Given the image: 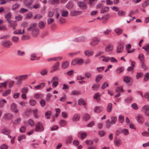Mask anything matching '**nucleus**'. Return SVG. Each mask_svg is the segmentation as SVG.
Here are the masks:
<instances>
[{
    "label": "nucleus",
    "instance_id": "obj_61",
    "mask_svg": "<svg viewBox=\"0 0 149 149\" xmlns=\"http://www.w3.org/2000/svg\"><path fill=\"white\" fill-rule=\"evenodd\" d=\"M71 64L73 65H75L77 64V58L73 59L71 62Z\"/></svg>",
    "mask_w": 149,
    "mask_h": 149
},
{
    "label": "nucleus",
    "instance_id": "obj_1",
    "mask_svg": "<svg viewBox=\"0 0 149 149\" xmlns=\"http://www.w3.org/2000/svg\"><path fill=\"white\" fill-rule=\"evenodd\" d=\"M27 77L28 75L27 74L15 76V79L17 80L16 84L17 85H21L22 83V81L25 80L27 79Z\"/></svg>",
    "mask_w": 149,
    "mask_h": 149
},
{
    "label": "nucleus",
    "instance_id": "obj_41",
    "mask_svg": "<svg viewBox=\"0 0 149 149\" xmlns=\"http://www.w3.org/2000/svg\"><path fill=\"white\" fill-rule=\"evenodd\" d=\"M68 12L67 11L63 10L62 11L61 15L63 17H66L68 15Z\"/></svg>",
    "mask_w": 149,
    "mask_h": 149
},
{
    "label": "nucleus",
    "instance_id": "obj_60",
    "mask_svg": "<svg viewBox=\"0 0 149 149\" xmlns=\"http://www.w3.org/2000/svg\"><path fill=\"white\" fill-rule=\"evenodd\" d=\"M66 96L64 95L62 97L60 100V101L61 102H64L66 101Z\"/></svg>",
    "mask_w": 149,
    "mask_h": 149
},
{
    "label": "nucleus",
    "instance_id": "obj_49",
    "mask_svg": "<svg viewBox=\"0 0 149 149\" xmlns=\"http://www.w3.org/2000/svg\"><path fill=\"white\" fill-rule=\"evenodd\" d=\"M4 17L8 23H9V13H8L7 14L5 15Z\"/></svg>",
    "mask_w": 149,
    "mask_h": 149
},
{
    "label": "nucleus",
    "instance_id": "obj_47",
    "mask_svg": "<svg viewBox=\"0 0 149 149\" xmlns=\"http://www.w3.org/2000/svg\"><path fill=\"white\" fill-rule=\"evenodd\" d=\"M149 5V1L147 0L145 1L142 4V6L143 8H145L146 7Z\"/></svg>",
    "mask_w": 149,
    "mask_h": 149
},
{
    "label": "nucleus",
    "instance_id": "obj_2",
    "mask_svg": "<svg viewBox=\"0 0 149 149\" xmlns=\"http://www.w3.org/2000/svg\"><path fill=\"white\" fill-rule=\"evenodd\" d=\"M35 130L37 132H42L44 129V126L43 123L40 122H37L35 125Z\"/></svg>",
    "mask_w": 149,
    "mask_h": 149
},
{
    "label": "nucleus",
    "instance_id": "obj_31",
    "mask_svg": "<svg viewBox=\"0 0 149 149\" xmlns=\"http://www.w3.org/2000/svg\"><path fill=\"white\" fill-rule=\"evenodd\" d=\"M113 49V46L112 45H109L105 48L106 52H110Z\"/></svg>",
    "mask_w": 149,
    "mask_h": 149
},
{
    "label": "nucleus",
    "instance_id": "obj_48",
    "mask_svg": "<svg viewBox=\"0 0 149 149\" xmlns=\"http://www.w3.org/2000/svg\"><path fill=\"white\" fill-rule=\"evenodd\" d=\"M84 60L82 59H79L77 58V64L79 65H82L84 63Z\"/></svg>",
    "mask_w": 149,
    "mask_h": 149
},
{
    "label": "nucleus",
    "instance_id": "obj_8",
    "mask_svg": "<svg viewBox=\"0 0 149 149\" xmlns=\"http://www.w3.org/2000/svg\"><path fill=\"white\" fill-rule=\"evenodd\" d=\"M136 120L140 124L143 123L144 121V118L141 115H139L137 116Z\"/></svg>",
    "mask_w": 149,
    "mask_h": 149
},
{
    "label": "nucleus",
    "instance_id": "obj_57",
    "mask_svg": "<svg viewBox=\"0 0 149 149\" xmlns=\"http://www.w3.org/2000/svg\"><path fill=\"white\" fill-rule=\"evenodd\" d=\"M143 97L147 100L148 101H149V94L148 93H145Z\"/></svg>",
    "mask_w": 149,
    "mask_h": 149
},
{
    "label": "nucleus",
    "instance_id": "obj_20",
    "mask_svg": "<svg viewBox=\"0 0 149 149\" xmlns=\"http://www.w3.org/2000/svg\"><path fill=\"white\" fill-rule=\"evenodd\" d=\"M131 79L130 77L126 76L124 77L123 81L126 83H128L130 81Z\"/></svg>",
    "mask_w": 149,
    "mask_h": 149
},
{
    "label": "nucleus",
    "instance_id": "obj_13",
    "mask_svg": "<svg viewBox=\"0 0 149 149\" xmlns=\"http://www.w3.org/2000/svg\"><path fill=\"white\" fill-rule=\"evenodd\" d=\"M107 111L108 112H111L112 110V104L111 103H108L107 106Z\"/></svg>",
    "mask_w": 149,
    "mask_h": 149
},
{
    "label": "nucleus",
    "instance_id": "obj_54",
    "mask_svg": "<svg viewBox=\"0 0 149 149\" xmlns=\"http://www.w3.org/2000/svg\"><path fill=\"white\" fill-rule=\"evenodd\" d=\"M36 101L34 100H31L29 101V103L30 105L32 106H34L36 104Z\"/></svg>",
    "mask_w": 149,
    "mask_h": 149
},
{
    "label": "nucleus",
    "instance_id": "obj_23",
    "mask_svg": "<svg viewBox=\"0 0 149 149\" xmlns=\"http://www.w3.org/2000/svg\"><path fill=\"white\" fill-rule=\"evenodd\" d=\"M8 81H6L3 83H0V88H6Z\"/></svg>",
    "mask_w": 149,
    "mask_h": 149
},
{
    "label": "nucleus",
    "instance_id": "obj_58",
    "mask_svg": "<svg viewBox=\"0 0 149 149\" xmlns=\"http://www.w3.org/2000/svg\"><path fill=\"white\" fill-rule=\"evenodd\" d=\"M109 60H110V61L111 62L116 63L117 62V61L116 60V59L115 58L113 57H109Z\"/></svg>",
    "mask_w": 149,
    "mask_h": 149
},
{
    "label": "nucleus",
    "instance_id": "obj_27",
    "mask_svg": "<svg viewBox=\"0 0 149 149\" xmlns=\"http://www.w3.org/2000/svg\"><path fill=\"white\" fill-rule=\"evenodd\" d=\"M80 118V116L78 114H76L74 115L72 119L73 121H78Z\"/></svg>",
    "mask_w": 149,
    "mask_h": 149
},
{
    "label": "nucleus",
    "instance_id": "obj_25",
    "mask_svg": "<svg viewBox=\"0 0 149 149\" xmlns=\"http://www.w3.org/2000/svg\"><path fill=\"white\" fill-rule=\"evenodd\" d=\"M100 85L98 84H94L92 87V88L94 91H97L99 88Z\"/></svg>",
    "mask_w": 149,
    "mask_h": 149
},
{
    "label": "nucleus",
    "instance_id": "obj_9",
    "mask_svg": "<svg viewBox=\"0 0 149 149\" xmlns=\"http://www.w3.org/2000/svg\"><path fill=\"white\" fill-rule=\"evenodd\" d=\"M60 63L57 62L52 67V69L51 71V72H53L58 69Z\"/></svg>",
    "mask_w": 149,
    "mask_h": 149
},
{
    "label": "nucleus",
    "instance_id": "obj_59",
    "mask_svg": "<svg viewBox=\"0 0 149 149\" xmlns=\"http://www.w3.org/2000/svg\"><path fill=\"white\" fill-rule=\"evenodd\" d=\"M108 83L107 82H104L101 88L102 89L105 88L106 87L108 86Z\"/></svg>",
    "mask_w": 149,
    "mask_h": 149
},
{
    "label": "nucleus",
    "instance_id": "obj_44",
    "mask_svg": "<svg viewBox=\"0 0 149 149\" xmlns=\"http://www.w3.org/2000/svg\"><path fill=\"white\" fill-rule=\"evenodd\" d=\"M52 97V95L50 93H48L46 97V101L47 102H48L50 100V98Z\"/></svg>",
    "mask_w": 149,
    "mask_h": 149
},
{
    "label": "nucleus",
    "instance_id": "obj_33",
    "mask_svg": "<svg viewBox=\"0 0 149 149\" xmlns=\"http://www.w3.org/2000/svg\"><path fill=\"white\" fill-rule=\"evenodd\" d=\"M90 118L89 115L87 113H85L83 116V120L85 121H87L90 119Z\"/></svg>",
    "mask_w": 149,
    "mask_h": 149
},
{
    "label": "nucleus",
    "instance_id": "obj_40",
    "mask_svg": "<svg viewBox=\"0 0 149 149\" xmlns=\"http://www.w3.org/2000/svg\"><path fill=\"white\" fill-rule=\"evenodd\" d=\"M52 114V112L51 111H48L45 113V116H46V118L47 119L50 118V116Z\"/></svg>",
    "mask_w": 149,
    "mask_h": 149
},
{
    "label": "nucleus",
    "instance_id": "obj_39",
    "mask_svg": "<svg viewBox=\"0 0 149 149\" xmlns=\"http://www.w3.org/2000/svg\"><path fill=\"white\" fill-rule=\"evenodd\" d=\"M102 75L101 74L98 75L96 77L95 79L96 82L98 83L99 82L100 80L102 78Z\"/></svg>",
    "mask_w": 149,
    "mask_h": 149
},
{
    "label": "nucleus",
    "instance_id": "obj_56",
    "mask_svg": "<svg viewBox=\"0 0 149 149\" xmlns=\"http://www.w3.org/2000/svg\"><path fill=\"white\" fill-rule=\"evenodd\" d=\"M131 107L132 109L134 110H136L138 109L137 105L135 103L132 104Z\"/></svg>",
    "mask_w": 149,
    "mask_h": 149
},
{
    "label": "nucleus",
    "instance_id": "obj_24",
    "mask_svg": "<svg viewBox=\"0 0 149 149\" xmlns=\"http://www.w3.org/2000/svg\"><path fill=\"white\" fill-rule=\"evenodd\" d=\"M21 29H18L17 30L15 31L13 33L14 34H24V29H23L22 30V31L21 32Z\"/></svg>",
    "mask_w": 149,
    "mask_h": 149
},
{
    "label": "nucleus",
    "instance_id": "obj_19",
    "mask_svg": "<svg viewBox=\"0 0 149 149\" xmlns=\"http://www.w3.org/2000/svg\"><path fill=\"white\" fill-rule=\"evenodd\" d=\"M124 70V68L123 67H119L116 70L117 74H119L123 72Z\"/></svg>",
    "mask_w": 149,
    "mask_h": 149
},
{
    "label": "nucleus",
    "instance_id": "obj_32",
    "mask_svg": "<svg viewBox=\"0 0 149 149\" xmlns=\"http://www.w3.org/2000/svg\"><path fill=\"white\" fill-rule=\"evenodd\" d=\"M17 54L19 56H22L25 54V52L24 51H22L19 50H18Z\"/></svg>",
    "mask_w": 149,
    "mask_h": 149
},
{
    "label": "nucleus",
    "instance_id": "obj_37",
    "mask_svg": "<svg viewBox=\"0 0 149 149\" xmlns=\"http://www.w3.org/2000/svg\"><path fill=\"white\" fill-rule=\"evenodd\" d=\"M39 27L41 29H43L45 27V24L43 21H40L38 24Z\"/></svg>",
    "mask_w": 149,
    "mask_h": 149
},
{
    "label": "nucleus",
    "instance_id": "obj_63",
    "mask_svg": "<svg viewBox=\"0 0 149 149\" xmlns=\"http://www.w3.org/2000/svg\"><path fill=\"white\" fill-rule=\"evenodd\" d=\"M125 14V12L123 11H120L118 12V15L119 16H123Z\"/></svg>",
    "mask_w": 149,
    "mask_h": 149
},
{
    "label": "nucleus",
    "instance_id": "obj_52",
    "mask_svg": "<svg viewBox=\"0 0 149 149\" xmlns=\"http://www.w3.org/2000/svg\"><path fill=\"white\" fill-rule=\"evenodd\" d=\"M118 119L119 121L121 123H123L124 121V117L121 115L119 116Z\"/></svg>",
    "mask_w": 149,
    "mask_h": 149
},
{
    "label": "nucleus",
    "instance_id": "obj_22",
    "mask_svg": "<svg viewBox=\"0 0 149 149\" xmlns=\"http://www.w3.org/2000/svg\"><path fill=\"white\" fill-rule=\"evenodd\" d=\"M33 2V0H24V3L26 6H29L31 5Z\"/></svg>",
    "mask_w": 149,
    "mask_h": 149
},
{
    "label": "nucleus",
    "instance_id": "obj_18",
    "mask_svg": "<svg viewBox=\"0 0 149 149\" xmlns=\"http://www.w3.org/2000/svg\"><path fill=\"white\" fill-rule=\"evenodd\" d=\"M36 24L34 23L31 24L29 26V27L27 29V31H33V29L35 28L36 26Z\"/></svg>",
    "mask_w": 149,
    "mask_h": 149
},
{
    "label": "nucleus",
    "instance_id": "obj_12",
    "mask_svg": "<svg viewBox=\"0 0 149 149\" xmlns=\"http://www.w3.org/2000/svg\"><path fill=\"white\" fill-rule=\"evenodd\" d=\"M1 45L4 47L8 48L9 46V40L3 41L1 43Z\"/></svg>",
    "mask_w": 149,
    "mask_h": 149
},
{
    "label": "nucleus",
    "instance_id": "obj_11",
    "mask_svg": "<svg viewBox=\"0 0 149 149\" xmlns=\"http://www.w3.org/2000/svg\"><path fill=\"white\" fill-rule=\"evenodd\" d=\"M45 83L44 82H42L38 85L35 87L34 88L36 90H40L45 86Z\"/></svg>",
    "mask_w": 149,
    "mask_h": 149
},
{
    "label": "nucleus",
    "instance_id": "obj_6",
    "mask_svg": "<svg viewBox=\"0 0 149 149\" xmlns=\"http://www.w3.org/2000/svg\"><path fill=\"white\" fill-rule=\"evenodd\" d=\"M87 136L86 133L85 132H80L78 134V137L81 139L85 138Z\"/></svg>",
    "mask_w": 149,
    "mask_h": 149
},
{
    "label": "nucleus",
    "instance_id": "obj_51",
    "mask_svg": "<svg viewBox=\"0 0 149 149\" xmlns=\"http://www.w3.org/2000/svg\"><path fill=\"white\" fill-rule=\"evenodd\" d=\"M144 56L142 54H140L139 56V58L141 62H143L144 61Z\"/></svg>",
    "mask_w": 149,
    "mask_h": 149
},
{
    "label": "nucleus",
    "instance_id": "obj_29",
    "mask_svg": "<svg viewBox=\"0 0 149 149\" xmlns=\"http://www.w3.org/2000/svg\"><path fill=\"white\" fill-rule=\"evenodd\" d=\"M86 39V38L84 36L79 37L77 38V40L78 42H83L85 41Z\"/></svg>",
    "mask_w": 149,
    "mask_h": 149
},
{
    "label": "nucleus",
    "instance_id": "obj_50",
    "mask_svg": "<svg viewBox=\"0 0 149 149\" xmlns=\"http://www.w3.org/2000/svg\"><path fill=\"white\" fill-rule=\"evenodd\" d=\"M45 100L44 99H41L40 100V103L42 107H44L45 105Z\"/></svg>",
    "mask_w": 149,
    "mask_h": 149
},
{
    "label": "nucleus",
    "instance_id": "obj_46",
    "mask_svg": "<svg viewBox=\"0 0 149 149\" xmlns=\"http://www.w3.org/2000/svg\"><path fill=\"white\" fill-rule=\"evenodd\" d=\"M43 95L42 94L36 93L34 95V97L36 99H38L39 98H41L42 97Z\"/></svg>",
    "mask_w": 149,
    "mask_h": 149
},
{
    "label": "nucleus",
    "instance_id": "obj_34",
    "mask_svg": "<svg viewBox=\"0 0 149 149\" xmlns=\"http://www.w3.org/2000/svg\"><path fill=\"white\" fill-rule=\"evenodd\" d=\"M109 10V8L108 7H105L102 9L101 11V13H104L108 11Z\"/></svg>",
    "mask_w": 149,
    "mask_h": 149
},
{
    "label": "nucleus",
    "instance_id": "obj_28",
    "mask_svg": "<svg viewBox=\"0 0 149 149\" xmlns=\"http://www.w3.org/2000/svg\"><path fill=\"white\" fill-rule=\"evenodd\" d=\"M121 143V140L120 139H117L115 140L114 142L115 144L117 146H120Z\"/></svg>",
    "mask_w": 149,
    "mask_h": 149
},
{
    "label": "nucleus",
    "instance_id": "obj_45",
    "mask_svg": "<svg viewBox=\"0 0 149 149\" xmlns=\"http://www.w3.org/2000/svg\"><path fill=\"white\" fill-rule=\"evenodd\" d=\"M78 104L79 105L82 104L85 105L86 104L85 101L82 99H80L78 101Z\"/></svg>",
    "mask_w": 149,
    "mask_h": 149
},
{
    "label": "nucleus",
    "instance_id": "obj_43",
    "mask_svg": "<svg viewBox=\"0 0 149 149\" xmlns=\"http://www.w3.org/2000/svg\"><path fill=\"white\" fill-rule=\"evenodd\" d=\"M93 141L91 140H86L85 141V143L86 145H91L93 144Z\"/></svg>",
    "mask_w": 149,
    "mask_h": 149
},
{
    "label": "nucleus",
    "instance_id": "obj_30",
    "mask_svg": "<svg viewBox=\"0 0 149 149\" xmlns=\"http://www.w3.org/2000/svg\"><path fill=\"white\" fill-rule=\"evenodd\" d=\"M115 31L118 35H120L121 34L123 31V30L122 29L118 28L115 29Z\"/></svg>",
    "mask_w": 149,
    "mask_h": 149
},
{
    "label": "nucleus",
    "instance_id": "obj_62",
    "mask_svg": "<svg viewBox=\"0 0 149 149\" xmlns=\"http://www.w3.org/2000/svg\"><path fill=\"white\" fill-rule=\"evenodd\" d=\"M16 107V105L15 103H13L11 106V109L12 111H13L15 110Z\"/></svg>",
    "mask_w": 149,
    "mask_h": 149
},
{
    "label": "nucleus",
    "instance_id": "obj_4",
    "mask_svg": "<svg viewBox=\"0 0 149 149\" xmlns=\"http://www.w3.org/2000/svg\"><path fill=\"white\" fill-rule=\"evenodd\" d=\"M142 111L144 112L146 115L149 116V107L148 105H145L143 107Z\"/></svg>",
    "mask_w": 149,
    "mask_h": 149
},
{
    "label": "nucleus",
    "instance_id": "obj_42",
    "mask_svg": "<svg viewBox=\"0 0 149 149\" xmlns=\"http://www.w3.org/2000/svg\"><path fill=\"white\" fill-rule=\"evenodd\" d=\"M116 91L117 92H123L124 91L122 87L121 86L117 87L116 88Z\"/></svg>",
    "mask_w": 149,
    "mask_h": 149
},
{
    "label": "nucleus",
    "instance_id": "obj_21",
    "mask_svg": "<svg viewBox=\"0 0 149 149\" xmlns=\"http://www.w3.org/2000/svg\"><path fill=\"white\" fill-rule=\"evenodd\" d=\"M69 63L68 61H65L63 62L62 64V68L64 69L67 68L69 66Z\"/></svg>",
    "mask_w": 149,
    "mask_h": 149
},
{
    "label": "nucleus",
    "instance_id": "obj_15",
    "mask_svg": "<svg viewBox=\"0 0 149 149\" xmlns=\"http://www.w3.org/2000/svg\"><path fill=\"white\" fill-rule=\"evenodd\" d=\"M1 132L7 135L8 137H9V130L7 128L5 127L3 129L1 130Z\"/></svg>",
    "mask_w": 149,
    "mask_h": 149
},
{
    "label": "nucleus",
    "instance_id": "obj_35",
    "mask_svg": "<svg viewBox=\"0 0 149 149\" xmlns=\"http://www.w3.org/2000/svg\"><path fill=\"white\" fill-rule=\"evenodd\" d=\"M47 69L46 68H45L41 70L40 74L42 75H45L47 74Z\"/></svg>",
    "mask_w": 149,
    "mask_h": 149
},
{
    "label": "nucleus",
    "instance_id": "obj_55",
    "mask_svg": "<svg viewBox=\"0 0 149 149\" xmlns=\"http://www.w3.org/2000/svg\"><path fill=\"white\" fill-rule=\"evenodd\" d=\"M104 67H97V72H101L103 71V70H104Z\"/></svg>",
    "mask_w": 149,
    "mask_h": 149
},
{
    "label": "nucleus",
    "instance_id": "obj_10",
    "mask_svg": "<svg viewBox=\"0 0 149 149\" xmlns=\"http://www.w3.org/2000/svg\"><path fill=\"white\" fill-rule=\"evenodd\" d=\"M124 48V46L123 45L121 44H119L117 47V53H120L122 52Z\"/></svg>",
    "mask_w": 149,
    "mask_h": 149
},
{
    "label": "nucleus",
    "instance_id": "obj_64",
    "mask_svg": "<svg viewBox=\"0 0 149 149\" xmlns=\"http://www.w3.org/2000/svg\"><path fill=\"white\" fill-rule=\"evenodd\" d=\"M66 122L63 120H61L60 121V124L61 126H63L65 125Z\"/></svg>",
    "mask_w": 149,
    "mask_h": 149
},
{
    "label": "nucleus",
    "instance_id": "obj_36",
    "mask_svg": "<svg viewBox=\"0 0 149 149\" xmlns=\"http://www.w3.org/2000/svg\"><path fill=\"white\" fill-rule=\"evenodd\" d=\"M12 41L14 43H17L19 40V38L16 36H13L11 38Z\"/></svg>",
    "mask_w": 149,
    "mask_h": 149
},
{
    "label": "nucleus",
    "instance_id": "obj_17",
    "mask_svg": "<svg viewBox=\"0 0 149 149\" xmlns=\"http://www.w3.org/2000/svg\"><path fill=\"white\" fill-rule=\"evenodd\" d=\"M38 59V58L36 56V54L35 53H33L31 55L30 60L31 61L37 60Z\"/></svg>",
    "mask_w": 149,
    "mask_h": 149
},
{
    "label": "nucleus",
    "instance_id": "obj_3",
    "mask_svg": "<svg viewBox=\"0 0 149 149\" xmlns=\"http://www.w3.org/2000/svg\"><path fill=\"white\" fill-rule=\"evenodd\" d=\"M77 3L78 6L82 10L85 9L87 8V4L84 1H79Z\"/></svg>",
    "mask_w": 149,
    "mask_h": 149
},
{
    "label": "nucleus",
    "instance_id": "obj_16",
    "mask_svg": "<svg viewBox=\"0 0 149 149\" xmlns=\"http://www.w3.org/2000/svg\"><path fill=\"white\" fill-rule=\"evenodd\" d=\"M39 29L38 28L35 27L33 29L32 32V34L33 36H36L39 33Z\"/></svg>",
    "mask_w": 149,
    "mask_h": 149
},
{
    "label": "nucleus",
    "instance_id": "obj_26",
    "mask_svg": "<svg viewBox=\"0 0 149 149\" xmlns=\"http://www.w3.org/2000/svg\"><path fill=\"white\" fill-rule=\"evenodd\" d=\"M72 139V137L71 136H69L67 137L66 139V143L68 144L71 143Z\"/></svg>",
    "mask_w": 149,
    "mask_h": 149
},
{
    "label": "nucleus",
    "instance_id": "obj_53",
    "mask_svg": "<svg viewBox=\"0 0 149 149\" xmlns=\"http://www.w3.org/2000/svg\"><path fill=\"white\" fill-rule=\"evenodd\" d=\"M85 76L86 78L89 79L91 77L92 75L90 72H87L85 73Z\"/></svg>",
    "mask_w": 149,
    "mask_h": 149
},
{
    "label": "nucleus",
    "instance_id": "obj_7",
    "mask_svg": "<svg viewBox=\"0 0 149 149\" xmlns=\"http://www.w3.org/2000/svg\"><path fill=\"white\" fill-rule=\"evenodd\" d=\"M103 108L101 106L95 107L94 108L95 112L99 113L103 110Z\"/></svg>",
    "mask_w": 149,
    "mask_h": 149
},
{
    "label": "nucleus",
    "instance_id": "obj_38",
    "mask_svg": "<svg viewBox=\"0 0 149 149\" xmlns=\"http://www.w3.org/2000/svg\"><path fill=\"white\" fill-rule=\"evenodd\" d=\"M117 118L116 116H112L111 117V123L112 124H114L117 121Z\"/></svg>",
    "mask_w": 149,
    "mask_h": 149
},
{
    "label": "nucleus",
    "instance_id": "obj_5",
    "mask_svg": "<svg viewBox=\"0 0 149 149\" xmlns=\"http://www.w3.org/2000/svg\"><path fill=\"white\" fill-rule=\"evenodd\" d=\"M100 41V40L99 38H93L92 41L90 42V45L92 46H94L97 44Z\"/></svg>",
    "mask_w": 149,
    "mask_h": 149
},
{
    "label": "nucleus",
    "instance_id": "obj_14",
    "mask_svg": "<svg viewBox=\"0 0 149 149\" xmlns=\"http://www.w3.org/2000/svg\"><path fill=\"white\" fill-rule=\"evenodd\" d=\"M94 52L93 50H86L84 52L85 55L88 56H90L93 55Z\"/></svg>",
    "mask_w": 149,
    "mask_h": 149
}]
</instances>
